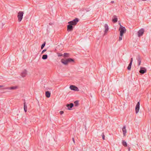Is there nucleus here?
I'll use <instances>...</instances> for the list:
<instances>
[{"label": "nucleus", "instance_id": "a211bd4d", "mask_svg": "<svg viewBox=\"0 0 151 151\" xmlns=\"http://www.w3.org/2000/svg\"><path fill=\"white\" fill-rule=\"evenodd\" d=\"M67 60L68 63L74 62V60L73 59L71 58H68L67 59Z\"/></svg>", "mask_w": 151, "mask_h": 151}, {"label": "nucleus", "instance_id": "aec40b11", "mask_svg": "<svg viewBox=\"0 0 151 151\" xmlns=\"http://www.w3.org/2000/svg\"><path fill=\"white\" fill-rule=\"evenodd\" d=\"M122 145L124 147H127V144L126 142L124 140L122 141Z\"/></svg>", "mask_w": 151, "mask_h": 151}, {"label": "nucleus", "instance_id": "2eb2a0df", "mask_svg": "<svg viewBox=\"0 0 151 151\" xmlns=\"http://www.w3.org/2000/svg\"><path fill=\"white\" fill-rule=\"evenodd\" d=\"M113 17H114V19H112V22L115 23L118 20V19L116 15H114Z\"/></svg>", "mask_w": 151, "mask_h": 151}, {"label": "nucleus", "instance_id": "2f4dec72", "mask_svg": "<svg viewBox=\"0 0 151 151\" xmlns=\"http://www.w3.org/2000/svg\"><path fill=\"white\" fill-rule=\"evenodd\" d=\"M141 61H139V62H138V66H139V65H140L141 64Z\"/></svg>", "mask_w": 151, "mask_h": 151}, {"label": "nucleus", "instance_id": "7c9ffc66", "mask_svg": "<svg viewBox=\"0 0 151 151\" xmlns=\"http://www.w3.org/2000/svg\"><path fill=\"white\" fill-rule=\"evenodd\" d=\"M64 112L63 111H60V114H62Z\"/></svg>", "mask_w": 151, "mask_h": 151}, {"label": "nucleus", "instance_id": "9b49d317", "mask_svg": "<svg viewBox=\"0 0 151 151\" xmlns=\"http://www.w3.org/2000/svg\"><path fill=\"white\" fill-rule=\"evenodd\" d=\"M27 74V71L26 70H24L21 73V76L22 77H24L26 76Z\"/></svg>", "mask_w": 151, "mask_h": 151}, {"label": "nucleus", "instance_id": "c9c22d12", "mask_svg": "<svg viewBox=\"0 0 151 151\" xmlns=\"http://www.w3.org/2000/svg\"><path fill=\"white\" fill-rule=\"evenodd\" d=\"M49 24H50V25H51L52 24V23H49Z\"/></svg>", "mask_w": 151, "mask_h": 151}, {"label": "nucleus", "instance_id": "f704fd0d", "mask_svg": "<svg viewBox=\"0 0 151 151\" xmlns=\"http://www.w3.org/2000/svg\"><path fill=\"white\" fill-rule=\"evenodd\" d=\"M3 87V85H0V88H2Z\"/></svg>", "mask_w": 151, "mask_h": 151}, {"label": "nucleus", "instance_id": "72a5a7b5", "mask_svg": "<svg viewBox=\"0 0 151 151\" xmlns=\"http://www.w3.org/2000/svg\"><path fill=\"white\" fill-rule=\"evenodd\" d=\"M130 147H129L128 148V151H130Z\"/></svg>", "mask_w": 151, "mask_h": 151}, {"label": "nucleus", "instance_id": "bb28decb", "mask_svg": "<svg viewBox=\"0 0 151 151\" xmlns=\"http://www.w3.org/2000/svg\"><path fill=\"white\" fill-rule=\"evenodd\" d=\"M69 54L67 53H65L63 54V56L65 57L67 56V55H68Z\"/></svg>", "mask_w": 151, "mask_h": 151}, {"label": "nucleus", "instance_id": "6ab92c4d", "mask_svg": "<svg viewBox=\"0 0 151 151\" xmlns=\"http://www.w3.org/2000/svg\"><path fill=\"white\" fill-rule=\"evenodd\" d=\"M136 60H137V62H139V61H141V60L140 56L138 55L136 57Z\"/></svg>", "mask_w": 151, "mask_h": 151}, {"label": "nucleus", "instance_id": "4be33fe9", "mask_svg": "<svg viewBox=\"0 0 151 151\" xmlns=\"http://www.w3.org/2000/svg\"><path fill=\"white\" fill-rule=\"evenodd\" d=\"M132 64L129 63L128 66L127 67V69L128 70H130L131 68Z\"/></svg>", "mask_w": 151, "mask_h": 151}, {"label": "nucleus", "instance_id": "b1692460", "mask_svg": "<svg viewBox=\"0 0 151 151\" xmlns=\"http://www.w3.org/2000/svg\"><path fill=\"white\" fill-rule=\"evenodd\" d=\"M75 106H77L78 104V101H76L74 102Z\"/></svg>", "mask_w": 151, "mask_h": 151}, {"label": "nucleus", "instance_id": "473e14b6", "mask_svg": "<svg viewBox=\"0 0 151 151\" xmlns=\"http://www.w3.org/2000/svg\"><path fill=\"white\" fill-rule=\"evenodd\" d=\"M72 140H73V142L74 143H75V140H74V138H72Z\"/></svg>", "mask_w": 151, "mask_h": 151}, {"label": "nucleus", "instance_id": "20e7f679", "mask_svg": "<svg viewBox=\"0 0 151 151\" xmlns=\"http://www.w3.org/2000/svg\"><path fill=\"white\" fill-rule=\"evenodd\" d=\"M140 107V102L138 101L137 102V104L135 107V112L137 114L139 110Z\"/></svg>", "mask_w": 151, "mask_h": 151}, {"label": "nucleus", "instance_id": "a878e982", "mask_svg": "<svg viewBox=\"0 0 151 151\" xmlns=\"http://www.w3.org/2000/svg\"><path fill=\"white\" fill-rule=\"evenodd\" d=\"M102 138L103 140H105V136L104 135V133H102Z\"/></svg>", "mask_w": 151, "mask_h": 151}, {"label": "nucleus", "instance_id": "5701e85b", "mask_svg": "<svg viewBox=\"0 0 151 151\" xmlns=\"http://www.w3.org/2000/svg\"><path fill=\"white\" fill-rule=\"evenodd\" d=\"M123 35L120 34V36H119V41H120L121 40H122V37H123Z\"/></svg>", "mask_w": 151, "mask_h": 151}, {"label": "nucleus", "instance_id": "423d86ee", "mask_svg": "<svg viewBox=\"0 0 151 151\" xmlns=\"http://www.w3.org/2000/svg\"><path fill=\"white\" fill-rule=\"evenodd\" d=\"M146 71L147 70L145 68L141 67L139 71V72L142 74H143L146 73Z\"/></svg>", "mask_w": 151, "mask_h": 151}, {"label": "nucleus", "instance_id": "39448f33", "mask_svg": "<svg viewBox=\"0 0 151 151\" xmlns=\"http://www.w3.org/2000/svg\"><path fill=\"white\" fill-rule=\"evenodd\" d=\"M144 32V30L143 29H141L138 32V36L140 37L142 35Z\"/></svg>", "mask_w": 151, "mask_h": 151}, {"label": "nucleus", "instance_id": "0eeeda50", "mask_svg": "<svg viewBox=\"0 0 151 151\" xmlns=\"http://www.w3.org/2000/svg\"><path fill=\"white\" fill-rule=\"evenodd\" d=\"M70 88L71 90L74 91H79V89L78 87L75 86L71 85L70 86Z\"/></svg>", "mask_w": 151, "mask_h": 151}, {"label": "nucleus", "instance_id": "4468645a", "mask_svg": "<svg viewBox=\"0 0 151 151\" xmlns=\"http://www.w3.org/2000/svg\"><path fill=\"white\" fill-rule=\"evenodd\" d=\"M24 111L26 112L27 111V106L25 101L24 103Z\"/></svg>", "mask_w": 151, "mask_h": 151}, {"label": "nucleus", "instance_id": "1a4fd4ad", "mask_svg": "<svg viewBox=\"0 0 151 151\" xmlns=\"http://www.w3.org/2000/svg\"><path fill=\"white\" fill-rule=\"evenodd\" d=\"M61 62L64 65H66L68 63L67 59L65 60L64 59H62L61 60Z\"/></svg>", "mask_w": 151, "mask_h": 151}, {"label": "nucleus", "instance_id": "c85d7f7f", "mask_svg": "<svg viewBox=\"0 0 151 151\" xmlns=\"http://www.w3.org/2000/svg\"><path fill=\"white\" fill-rule=\"evenodd\" d=\"M47 50L46 49H44L41 52V54H43Z\"/></svg>", "mask_w": 151, "mask_h": 151}, {"label": "nucleus", "instance_id": "6e6552de", "mask_svg": "<svg viewBox=\"0 0 151 151\" xmlns=\"http://www.w3.org/2000/svg\"><path fill=\"white\" fill-rule=\"evenodd\" d=\"M67 30L68 32L72 31L73 30V26L69 24L67 26Z\"/></svg>", "mask_w": 151, "mask_h": 151}, {"label": "nucleus", "instance_id": "c756f323", "mask_svg": "<svg viewBox=\"0 0 151 151\" xmlns=\"http://www.w3.org/2000/svg\"><path fill=\"white\" fill-rule=\"evenodd\" d=\"M133 59L132 58L131 59V60H130V63H131L132 64V62H133Z\"/></svg>", "mask_w": 151, "mask_h": 151}, {"label": "nucleus", "instance_id": "f8f14e48", "mask_svg": "<svg viewBox=\"0 0 151 151\" xmlns=\"http://www.w3.org/2000/svg\"><path fill=\"white\" fill-rule=\"evenodd\" d=\"M122 130L123 132L124 136H125L127 132L126 129V126H124L122 129Z\"/></svg>", "mask_w": 151, "mask_h": 151}, {"label": "nucleus", "instance_id": "f257e3e1", "mask_svg": "<svg viewBox=\"0 0 151 151\" xmlns=\"http://www.w3.org/2000/svg\"><path fill=\"white\" fill-rule=\"evenodd\" d=\"M120 25V27L119 29V30L120 31V34L123 35L126 32V29L124 27L122 26L120 23H119Z\"/></svg>", "mask_w": 151, "mask_h": 151}, {"label": "nucleus", "instance_id": "f3484780", "mask_svg": "<svg viewBox=\"0 0 151 151\" xmlns=\"http://www.w3.org/2000/svg\"><path fill=\"white\" fill-rule=\"evenodd\" d=\"M45 95L47 97L49 98L50 96V93L49 91H46L45 92Z\"/></svg>", "mask_w": 151, "mask_h": 151}, {"label": "nucleus", "instance_id": "7ed1b4c3", "mask_svg": "<svg viewBox=\"0 0 151 151\" xmlns=\"http://www.w3.org/2000/svg\"><path fill=\"white\" fill-rule=\"evenodd\" d=\"M79 21V19L77 18H76L75 19H73V21L69 22H68V24L71 25L73 26L75 25Z\"/></svg>", "mask_w": 151, "mask_h": 151}, {"label": "nucleus", "instance_id": "f03ea898", "mask_svg": "<svg viewBox=\"0 0 151 151\" xmlns=\"http://www.w3.org/2000/svg\"><path fill=\"white\" fill-rule=\"evenodd\" d=\"M23 12L22 11H19L17 17L19 22H20L23 18Z\"/></svg>", "mask_w": 151, "mask_h": 151}, {"label": "nucleus", "instance_id": "e433bc0d", "mask_svg": "<svg viewBox=\"0 0 151 151\" xmlns=\"http://www.w3.org/2000/svg\"><path fill=\"white\" fill-rule=\"evenodd\" d=\"M113 2H114V1H112L111 2V3H113Z\"/></svg>", "mask_w": 151, "mask_h": 151}, {"label": "nucleus", "instance_id": "cd10ccee", "mask_svg": "<svg viewBox=\"0 0 151 151\" xmlns=\"http://www.w3.org/2000/svg\"><path fill=\"white\" fill-rule=\"evenodd\" d=\"M58 57H61L63 56V54L60 53H58Z\"/></svg>", "mask_w": 151, "mask_h": 151}, {"label": "nucleus", "instance_id": "9d476101", "mask_svg": "<svg viewBox=\"0 0 151 151\" xmlns=\"http://www.w3.org/2000/svg\"><path fill=\"white\" fill-rule=\"evenodd\" d=\"M66 106L68 107V110H71V109L73 106L74 104L73 103H71L70 104H67Z\"/></svg>", "mask_w": 151, "mask_h": 151}, {"label": "nucleus", "instance_id": "ddd939ff", "mask_svg": "<svg viewBox=\"0 0 151 151\" xmlns=\"http://www.w3.org/2000/svg\"><path fill=\"white\" fill-rule=\"evenodd\" d=\"M104 27L105 29L104 32L106 33L109 30V27L108 25L106 24H105Z\"/></svg>", "mask_w": 151, "mask_h": 151}, {"label": "nucleus", "instance_id": "dca6fc26", "mask_svg": "<svg viewBox=\"0 0 151 151\" xmlns=\"http://www.w3.org/2000/svg\"><path fill=\"white\" fill-rule=\"evenodd\" d=\"M17 87L16 86H12L10 87H8L6 88V89H8V90H14V89H17Z\"/></svg>", "mask_w": 151, "mask_h": 151}, {"label": "nucleus", "instance_id": "393cba45", "mask_svg": "<svg viewBox=\"0 0 151 151\" xmlns=\"http://www.w3.org/2000/svg\"><path fill=\"white\" fill-rule=\"evenodd\" d=\"M45 44H46V43H45V42H44L43 43L42 45H41V49H42L45 46Z\"/></svg>", "mask_w": 151, "mask_h": 151}, {"label": "nucleus", "instance_id": "412c9836", "mask_svg": "<svg viewBox=\"0 0 151 151\" xmlns=\"http://www.w3.org/2000/svg\"><path fill=\"white\" fill-rule=\"evenodd\" d=\"M47 55L46 54L42 55V58L43 60H46L47 58Z\"/></svg>", "mask_w": 151, "mask_h": 151}]
</instances>
